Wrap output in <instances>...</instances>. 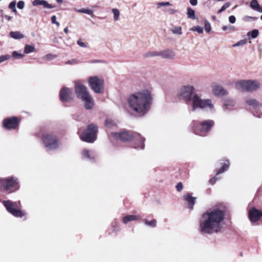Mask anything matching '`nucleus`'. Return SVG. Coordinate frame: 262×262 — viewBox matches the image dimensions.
Returning a JSON list of instances; mask_svg holds the SVG:
<instances>
[{
  "label": "nucleus",
  "mask_w": 262,
  "mask_h": 262,
  "mask_svg": "<svg viewBox=\"0 0 262 262\" xmlns=\"http://www.w3.org/2000/svg\"><path fill=\"white\" fill-rule=\"evenodd\" d=\"M229 166V162L228 160H226V162L224 163L223 166L217 172L216 174V176L211 179L209 181V182L211 184H213L215 183L216 180L219 179V178L217 177V176L222 173H223L225 171H226Z\"/></svg>",
  "instance_id": "6ab92c4d"
},
{
  "label": "nucleus",
  "mask_w": 262,
  "mask_h": 262,
  "mask_svg": "<svg viewBox=\"0 0 262 262\" xmlns=\"http://www.w3.org/2000/svg\"><path fill=\"white\" fill-rule=\"evenodd\" d=\"M260 83L257 80H248V92H252L259 88Z\"/></svg>",
  "instance_id": "5701e85b"
},
{
  "label": "nucleus",
  "mask_w": 262,
  "mask_h": 262,
  "mask_svg": "<svg viewBox=\"0 0 262 262\" xmlns=\"http://www.w3.org/2000/svg\"><path fill=\"white\" fill-rule=\"evenodd\" d=\"M56 57V56L52 54H48L45 55L43 59L46 60H52Z\"/></svg>",
  "instance_id": "37998d69"
},
{
  "label": "nucleus",
  "mask_w": 262,
  "mask_h": 262,
  "mask_svg": "<svg viewBox=\"0 0 262 262\" xmlns=\"http://www.w3.org/2000/svg\"><path fill=\"white\" fill-rule=\"evenodd\" d=\"M10 56L8 55H3L0 57V63L5 61L9 59Z\"/></svg>",
  "instance_id": "09e8293b"
},
{
  "label": "nucleus",
  "mask_w": 262,
  "mask_h": 262,
  "mask_svg": "<svg viewBox=\"0 0 262 262\" xmlns=\"http://www.w3.org/2000/svg\"><path fill=\"white\" fill-rule=\"evenodd\" d=\"M23 54H19L16 51H14L13 52V56L15 58H21L24 57Z\"/></svg>",
  "instance_id": "49530a36"
},
{
  "label": "nucleus",
  "mask_w": 262,
  "mask_h": 262,
  "mask_svg": "<svg viewBox=\"0 0 262 262\" xmlns=\"http://www.w3.org/2000/svg\"><path fill=\"white\" fill-rule=\"evenodd\" d=\"M10 35L12 38L16 39H21L24 37L23 34L18 31L11 32Z\"/></svg>",
  "instance_id": "cd10ccee"
},
{
  "label": "nucleus",
  "mask_w": 262,
  "mask_h": 262,
  "mask_svg": "<svg viewBox=\"0 0 262 262\" xmlns=\"http://www.w3.org/2000/svg\"><path fill=\"white\" fill-rule=\"evenodd\" d=\"M236 18L234 16L231 15L229 17V21L231 24H234L235 22Z\"/></svg>",
  "instance_id": "603ef678"
},
{
  "label": "nucleus",
  "mask_w": 262,
  "mask_h": 262,
  "mask_svg": "<svg viewBox=\"0 0 262 262\" xmlns=\"http://www.w3.org/2000/svg\"><path fill=\"white\" fill-rule=\"evenodd\" d=\"M164 11L165 12L168 13L170 14H174L178 12V10L173 9L167 8V9H165L164 10Z\"/></svg>",
  "instance_id": "c03bdc74"
},
{
  "label": "nucleus",
  "mask_w": 262,
  "mask_h": 262,
  "mask_svg": "<svg viewBox=\"0 0 262 262\" xmlns=\"http://www.w3.org/2000/svg\"><path fill=\"white\" fill-rule=\"evenodd\" d=\"M247 42L246 39H242L238 41L237 43L232 45L233 47L242 46Z\"/></svg>",
  "instance_id": "a19ab883"
},
{
  "label": "nucleus",
  "mask_w": 262,
  "mask_h": 262,
  "mask_svg": "<svg viewBox=\"0 0 262 262\" xmlns=\"http://www.w3.org/2000/svg\"><path fill=\"white\" fill-rule=\"evenodd\" d=\"M190 31H193V32H197L200 34H201L203 32V28L201 26H193L190 29Z\"/></svg>",
  "instance_id": "e433bc0d"
},
{
  "label": "nucleus",
  "mask_w": 262,
  "mask_h": 262,
  "mask_svg": "<svg viewBox=\"0 0 262 262\" xmlns=\"http://www.w3.org/2000/svg\"><path fill=\"white\" fill-rule=\"evenodd\" d=\"M81 158L86 161L94 162L96 161L97 155L93 150L83 148L80 152Z\"/></svg>",
  "instance_id": "ddd939ff"
},
{
  "label": "nucleus",
  "mask_w": 262,
  "mask_h": 262,
  "mask_svg": "<svg viewBox=\"0 0 262 262\" xmlns=\"http://www.w3.org/2000/svg\"><path fill=\"white\" fill-rule=\"evenodd\" d=\"M187 10V17L192 19H195L194 10L191 8H188Z\"/></svg>",
  "instance_id": "c756f323"
},
{
  "label": "nucleus",
  "mask_w": 262,
  "mask_h": 262,
  "mask_svg": "<svg viewBox=\"0 0 262 262\" xmlns=\"http://www.w3.org/2000/svg\"><path fill=\"white\" fill-rule=\"evenodd\" d=\"M262 216V211L255 208H251L249 211V217L251 222H256Z\"/></svg>",
  "instance_id": "dca6fc26"
},
{
  "label": "nucleus",
  "mask_w": 262,
  "mask_h": 262,
  "mask_svg": "<svg viewBox=\"0 0 262 262\" xmlns=\"http://www.w3.org/2000/svg\"><path fill=\"white\" fill-rule=\"evenodd\" d=\"M93 10H92L91 9H85V12H84L85 14L92 15L93 14Z\"/></svg>",
  "instance_id": "6e6d98bb"
},
{
  "label": "nucleus",
  "mask_w": 262,
  "mask_h": 262,
  "mask_svg": "<svg viewBox=\"0 0 262 262\" xmlns=\"http://www.w3.org/2000/svg\"><path fill=\"white\" fill-rule=\"evenodd\" d=\"M171 4L169 2H160L157 4L158 8L163 6H171Z\"/></svg>",
  "instance_id": "a18cd8bd"
},
{
  "label": "nucleus",
  "mask_w": 262,
  "mask_h": 262,
  "mask_svg": "<svg viewBox=\"0 0 262 262\" xmlns=\"http://www.w3.org/2000/svg\"><path fill=\"white\" fill-rule=\"evenodd\" d=\"M225 218V211L215 206L204 212L200 221V229L202 233L212 234L221 231Z\"/></svg>",
  "instance_id": "f257e3e1"
},
{
  "label": "nucleus",
  "mask_w": 262,
  "mask_h": 262,
  "mask_svg": "<svg viewBox=\"0 0 262 262\" xmlns=\"http://www.w3.org/2000/svg\"><path fill=\"white\" fill-rule=\"evenodd\" d=\"M98 126L94 124H89L80 136V139L88 143H93L97 139Z\"/></svg>",
  "instance_id": "6e6552de"
},
{
  "label": "nucleus",
  "mask_w": 262,
  "mask_h": 262,
  "mask_svg": "<svg viewBox=\"0 0 262 262\" xmlns=\"http://www.w3.org/2000/svg\"><path fill=\"white\" fill-rule=\"evenodd\" d=\"M212 92L214 95L221 96L227 94V91L221 85L213 83L211 85Z\"/></svg>",
  "instance_id": "a211bd4d"
},
{
  "label": "nucleus",
  "mask_w": 262,
  "mask_h": 262,
  "mask_svg": "<svg viewBox=\"0 0 262 262\" xmlns=\"http://www.w3.org/2000/svg\"><path fill=\"white\" fill-rule=\"evenodd\" d=\"M105 126L108 128H112L115 126L117 124L116 122L111 119H107L105 122Z\"/></svg>",
  "instance_id": "2f4dec72"
},
{
  "label": "nucleus",
  "mask_w": 262,
  "mask_h": 262,
  "mask_svg": "<svg viewBox=\"0 0 262 262\" xmlns=\"http://www.w3.org/2000/svg\"><path fill=\"white\" fill-rule=\"evenodd\" d=\"M194 91L192 85H187L182 86L179 91L178 96L181 99L184 100L186 103L192 102V99Z\"/></svg>",
  "instance_id": "f8f14e48"
},
{
  "label": "nucleus",
  "mask_w": 262,
  "mask_h": 262,
  "mask_svg": "<svg viewBox=\"0 0 262 262\" xmlns=\"http://www.w3.org/2000/svg\"><path fill=\"white\" fill-rule=\"evenodd\" d=\"M24 6L25 3L23 1L18 2L17 5V8L20 9H23L24 8Z\"/></svg>",
  "instance_id": "8fccbe9b"
},
{
  "label": "nucleus",
  "mask_w": 262,
  "mask_h": 262,
  "mask_svg": "<svg viewBox=\"0 0 262 262\" xmlns=\"http://www.w3.org/2000/svg\"><path fill=\"white\" fill-rule=\"evenodd\" d=\"M75 63H76V60L74 59L69 60L66 62V63L67 64H74Z\"/></svg>",
  "instance_id": "4d7b16f0"
},
{
  "label": "nucleus",
  "mask_w": 262,
  "mask_h": 262,
  "mask_svg": "<svg viewBox=\"0 0 262 262\" xmlns=\"http://www.w3.org/2000/svg\"><path fill=\"white\" fill-rule=\"evenodd\" d=\"M144 223L146 225L151 227H155L156 226L157 221L156 220H152L151 221H148L147 220H144Z\"/></svg>",
  "instance_id": "c9c22d12"
},
{
  "label": "nucleus",
  "mask_w": 262,
  "mask_h": 262,
  "mask_svg": "<svg viewBox=\"0 0 262 262\" xmlns=\"http://www.w3.org/2000/svg\"><path fill=\"white\" fill-rule=\"evenodd\" d=\"M2 16L5 18L7 20L11 21L12 19V17L7 15H3Z\"/></svg>",
  "instance_id": "13d9d810"
},
{
  "label": "nucleus",
  "mask_w": 262,
  "mask_h": 262,
  "mask_svg": "<svg viewBox=\"0 0 262 262\" xmlns=\"http://www.w3.org/2000/svg\"><path fill=\"white\" fill-rule=\"evenodd\" d=\"M159 52L157 51H149L143 55L144 58H150L155 56H159Z\"/></svg>",
  "instance_id": "c85d7f7f"
},
{
  "label": "nucleus",
  "mask_w": 262,
  "mask_h": 262,
  "mask_svg": "<svg viewBox=\"0 0 262 262\" xmlns=\"http://www.w3.org/2000/svg\"><path fill=\"white\" fill-rule=\"evenodd\" d=\"M18 123V120L16 117L7 118L3 121V126L8 129H15Z\"/></svg>",
  "instance_id": "2eb2a0df"
},
{
  "label": "nucleus",
  "mask_w": 262,
  "mask_h": 262,
  "mask_svg": "<svg viewBox=\"0 0 262 262\" xmlns=\"http://www.w3.org/2000/svg\"><path fill=\"white\" fill-rule=\"evenodd\" d=\"M190 3L192 6H196L198 4V1L197 0H190Z\"/></svg>",
  "instance_id": "052dcab7"
},
{
  "label": "nucleus",
  "mask_w": 262,
  "mask_h": 262,
  "mask_svg": "<svg viewBox=\"0 0 262 262\" xmlns=\"http://www.w3.org/2000/svg\"><path fill=\"white\" fill-rule=\"evenodd\" d=\"M183 199L187 203L188 208L192 210L195 204L196 198L192 196L191 194L188 193L183 195Z\"/></svg>",
  "instance_id": "412c9836"
},
{
  "label": "nucleus",
  "mask_w": 262,
  "mask_h": 262,
  "mask_svg": "<svg viewBox=\"0 0 262 262\" xmlns=\"http://www.w3.org/2000/svg\"><path fill=\"white\" fill-rule=\"evenodd\" d=\"M213 18L214 19H215V16H213Z\"/></svg>",
  "instance_id": "338daca9"
},
{
  "label": "nucleus",
  "mask_w": 262,
  "mask_h": 262,
  "mask_svg": "<svg viewBox=\"0 0 262 262\" xmlns=\"http://www.w3.org/2000/svg\"><path fill=\"white\" fill-rule=\"evenodd\" d=\"M204 27L206 32L209 33L210 32L211 30V25L210 23L207 20H205Z\"/></svg>",
  "instance_id": "58836bf2"
},
{
  "label": "nucleus",
  "mask_w": 262,
  "mask_h": 262,
  "mask_svg": "<svg viewBox=\"0 0 262 262\" xmlns=\"http://www.w3.org/2000/svg\"><path fill=\"white\" fill-rule=\"evenodd\" d=\"M60 99L63 102H69L73 99V92L72 90L63 87L60 91Z\"/></svg>",
  "instance_id": "4468645a"
},
{
  "label": "nucleus",
  "mask_w": 262,
  "mask_h": 262,
  "mask_svg": "<svg viewBox=\"0 0 262 262\" xmlns=\"http://www.w3.org/2000/svg\"><path fill=\"white\" fill-rule=\"evenodd\" d=\"M75 92L77 98L83 102L86 110L92 109L94 105V99L88 92L87 88L80 81L75 82Z\"/></svg>",
  "instance_id": "20e7f679"
},
{
  "label": "nucleus",
  "mask_w": 262,
  "mask_h": 262,
  "mask_svg": "<svg viewBox=\"0 0 262 262\" xmlns=\"http://www.w3.org/2000/svg\"><path fill=\"white\" fill-rule=\"evenodd\" d=\"M247 105L252 107L253 109L259 110L262 107V104L256 99L251 97H246L245 99Z\"/></svg>",
  "instance_id": "f3484780"
},
{
  "label": "nucleus",
  "mask_w": 262,
  "mask_h": 262,
  "mask_svg": "<svg viewBox=\"0 0 262 262\" xmlns=\"http://www.w3.org/2000/svg\"><path fill=\"white\" fill-rule=\"evenodd\" d=\"M153 96L148 90H142L130 95L127 98V104L134 112L144 116L150 110Z\"/></svg>",
  "instance_id": "f03ea898"
},
{
  "label": "nucleus",
  "mask_w": 262,
  "mask_h": 262,
  "mask_svg": "<svg viewBox=\"0 0 262 262\" xmlns=\"http://www.w3.org/2000/svg\"><path fill=\"white\" fill-rule=\"evenodd\" d=\"M58 3H61L62 2V0H56Z\"/></svg>",
  "instance_id": "0e129e2a"
},
{
  "label": "nucleus",
  "mask_w": 262,
  "mask_h": 262,
  "mask_svg": "<svg viewBox=\"0 0 262 262\" xmlns=\"http://www.w3.org/2000/svg\"><path fill=\"white\" fill-rule=\"evenodd\" d=\"M8 212L13 216L17 217H22L25 216V213L20 210V202H14L10 200L3 202Z\"/></svg>",
  "instance_id": "1a4fd4ad"
},
{
  "label": "nucleus",
  "mask_w": 262,
  "mask_h": 262,
  "mask_svg": "<svg viewBox=\"0 0 262 262\" xmlns=\"http://www.w3.org/2000/svg\"><path fill=\"white\" fill-rule=\"evenodd\" d=\"M77 44L81 47H83V48L86 47V44L84 42H82L81 40H78L77 41Z\"/></svg>",
  "instance_id": "864d4df0"
},
{
  "label": "nucleus",
  "mask_w": 262,
  "mask_h": 262,
  "mask_svg": "<svg viewBox=\"0 0 262 262\" xmlns=\"http://www.w3.org/2000/svg\"><path fill=\"white\" fill-rule=\"evenodd\" d=\"M19 188L18 179L14 177H8L0 180V190L11 193Z\"/></svg>",
  "instance_id": "423d86ee"
},
{
  "label": "nucleus",
  "mask_w": 262,
  "mask_h": 262,
  "mask_svg": "<svg viewBox=\"0 0 262 262\" xmlns=\"http://www.w3.org/2000/svg\"><path fill=\"white\" fill-rule=\"evenodd\" d=\"M259 34V31L257 29H254L251 32H249L247 34L248 36L251 35L252 38H256Z\"/></svg>",
  "instance_id": "f704fd0d"
},
{
  "label": "nucleus",
  "mask_w": 262,
  "mask_h": 262,
  "mask_svg": "<svg viewBox=\"0 0 262 262\" xmlns=\"http://www.w3.org/2000/svg\"><path fill=\"white\" fill-rule=\"evenodd\" d=\"M235 105V102L232 99H226L224 101V110L226 111L228 109H230L234 107Z\"/></svg>",
  "instance_id": "393cba45"
},
{
  "label": "nucleus",
  "mask_w": 262,
  "mask_h": 262,
  "mask_svg": "<svg viewBox=\"0 0 262 262\" xmlns=\"http://www.w3.org/2000/svg\"><path fill=\"white\" fill-rule=\"evenodd\" d=\"M112 11L114 15V20L115 21H118L120 15L119 10L117 8H114L112 9Z\"/></svg>",
  "instance_id": "473e14b6"
},
{
  "label": "nucleus",
  "mask_w": 262,
  "mask_h": 262,
  "mask_svg": "<svg viewBox=\"0 0 262 262\" xmlns=\"http://www.w3.org/2000/svg\"><path fill=\"white\" fill-rule=\"evenodd\" d=\"M51 21L52 24H56L57 27L59 26V23L56 20V16L55 15H53L51 17Z\"/></svg>",
  "instance_id": "de8ad7c7"
},
{
  "label": "nucleus",
  "mask_w": 262,
  "mask_h": 262,
  "mask_svg": "<svg viewBox=\"0 0 262 262\" xmlns=\"http://www.w3.org/2000/svg\"><path fill=\"white\" fill-rule=\"evenodd\" d=\"M258 19V17H252L249 16H245L243 18V20L245 21L248 22L251 21H254Z\"/></svg>",
  "instance_id": "ea45409f"
},
{
  "label": "nucleus",
  "mask_w": 262,
  "mask_h": 262,
  "mask_svg": "<svg viewBox=\"0 0 262 262\" xmlns=\"http://www.w3.org/2000/svg\"><path fill=\"white\" fill-rule=\"evenodd\" d=\"M64 32L65 33L67 34L69 32V29H68V27H66L64 29Z\"/></svg>",
  "instance_id": "e2e57ef3"
},
{
  "label": "nucleus",
  "mask_w": 262,
  "mask_h": 262,
  "mask_svg": "<svg viewBox=\"0 0 262 262\" xmlns=\"http://www.w3.org/2000/svg\"><path fill=\"white\" fill-rule=\"evenodd\" d=\"M260 19L262 20V15L260 16Z\"/></svg>",
  "instance_id": "774afa93"
},
{
  "label": "nucleus",
  "mask_w": 262,
  "mask_h": 262,
  "mask_svg": "<svg viewBox=\"0 0 262 262\" xmlns=\"http://www.w3.org/2000/svg\"><path fill=\"white\" fill-rule=\"evenodd\" d=\"M250 7L254 10L259 12L260 6L257 0H252L250 4Z\"/></svg>",
  "instance_id": "bb28decb"
},
{
  "label": "nucleus",
  "mask_w": 262,
  "mask_h": 262,
  "mask_svg": "<svg viewBox=\"0 0 262 262\" xmlns=\"http://www.w3.org/2000/svg\"><path fill=\"white\" fill-rule=\"evenodd\" d=\"M174 52L170 50H166L159 52V56L165 59H172L174 57Z\"/></svg>",
  "instance_id": "b1692460"
},
{
  "label": "nucleus",
  "mask_w": 262,
  "mask_h": 262,
  "mask_svg": "<svg viewBox=\"0 0 262 262\" xmlns=\"http://www.w3.org/2000/svg\"><path fill=\"white\" fill-rule=\"evenodd\" d=\"M171 31L175 34L181 35L182 34V28L181 27H176L171 28Z\"/></svg>",
  "instance_id": "72a5a7b5"
},
{
  "label": "nucleus",
  "mask_w": 262,
  "mask_h": 262,
  "mask_svg": "<svg viewBox=\"0 0 262 262\" xmlns=\"http://www.w3.org/2000/svg\"><path fill=\"white\" fill-rule=\"evenodd\" d=\"M236 88L241 91L248 92V80H241L235 83Z\"/></svg>",
  "instance_id": "aec40b11"
},
{
  "label": "nucleus",
  "mask_w": 262,
  "mask_h": 262,
  "mask_svg": "<svg viewBox=\"0 0 262 262\" xmlns=\"http://www.w3.org/2000/svg\"><path fill=\"white\" fill-rule=\"evenodd\" d=\"M35 52V49L34 46L29 45H27L25 46V49H24V52L26 54H29L31 52Z\"/></svg>",
  "instance_id": "7c9ffc66"
},
{
  "label": "nucleus",
  "mask_w": 262,
  "mask_h": 262,
  "mask_svg": "<svg viewBox=\"0 0 262 262\" xmlns=\"http://www.w3.org/2000/svg\"><path fill=\"white\" fill-rule=\"evenodd\" d=\"M16 2L15 1L11 2L9 5V8L11 9L14 13L16 12Z\"/></svg>",
  "instance_id": "79ce46f5"
},
{
  "label": "nucleus",
  "mask_w": 262,
  "mask_h": 262,
  "mask_svg": "<svg viewBox=\"0 0 262 262\" xmlns=\"http://www.w3.org/2000/svg\"><path fill=\"white\" fill-rule=\"evenodd\" d=\"M259 12L262 13V7H260V10H259Z\"/></svg>",
  "instance_id": "69168bd1"
},
{
  "label": "nucleus",
  "mask_w": 262,
  "mask_h": 262,
  "mask_svg": "<svg viewBox=\"0 0 262 262\" xmlns=\"http://www.w3.org/2000/svg\"><path fill=\"white\" fill-rule=\"evenodd\" d=\"M137 220V216L135 215H126L123 218V222L126 224L129 222L136 221Z\"/></svg>",
  "instance_id": "a878e982"
},
{
  "label": "nucleus",
  "mask_w": 262,
  "mask_h": 262,
  "mask_svg": "<svg viewBox=\"0 0 262 262\" xmlns=\"http://www.w3.org/2000/svg\"><path fill=\"white\" fill-rule=\"evenodd\" d=\"M231 5V3L230 2H226L224 5L221 7V8L217 11V13H221L224 11H225L227 8L230 7Z\"/></svg>",
  "instance_id": "4c0bfd02"
},
{
  "label": "nucleus",
  "mask_w": 262,
  "mask_h": 262,
  "mask_svg": "<svg viewBox=\"0 0 262 262\" xmlns=\"http://www.w3.org/2000/svg\"><path fill=\"white\" fill-rule=\"evenodd\" d=\"M192 111L198 108L201 109L207 112L213 113L215 112L214 105L210 99H201L197 94H195L192 99Z\"/></svg>",
  "instance_id": "39448f33"
},
{
  "label": "nucleus",
  "mask_w": 262,
  "mask_h": 262,
  "mask_svg": "<svg viewBox=\"0 0 262 262\" xmlns=\"http://www.w3.org/2000/svg\"><path fill=\"white\" fill-rule=\"evenodd\" d=\"M42 141L46 150H52L59 146L57 137L52 134H45L42 136Z\"/></svg>",
  "instance_id": "9d476101"
},
{
  "label": "nucleus",
  "mask_w": 262,
  "mask_h": 262,
  "mask_svg": "<svg viewBox=\"0 0 262 262\" xmlns=\"http://www.w3.org/2000/svg\"><path fill=\"white\" fill-rule=\"evenodd\" d=\"M85 9H74V10L75 11H76L77 12H79V13H84L85 12Z\"/></svg>",
  "instance_id": "680f3d73"
},
{
  "label": "nucleus",
  "mask_w": 262,
  "mask_h": 262,
  "mask_svg": "<svg viewBox=\"0 0 262 262\" xmlns=\"http://www.w3.org/2000/svg\"><path fill=\"white\" fill-rule=\"evenodd\" d=\"M110 138L112 140H120L123 142L134 140V148L137 149H144L145 145V138L137 133L122 131L119 133L112 132L109 135Z\"/></svg>",
  "instance_id": "7ed1b4c3"
},
{
  "label": "nucleus",
  "mask_w": 262,
  "mask_h": 262,
  "mask_svg": "<svg viewBox=\"0 0 262 262\" xmlns=\"http://www.w3.org/2000/svg\"><path fill=\"white\" fill-rule=\"evenodd\" d=\"M183 187L182 183L181 182L178 183L176 185V188L178 191H181L182 190Z\"/></svg>",
  "instance_id": "3c124183"
},
{
  "label": "nucleus",
  "mask_w": 262,
  "mask_h": 262,
  "mask_svg": "<svg viewBox=\"0 0 262 262\" xmlns=\"http://www.w3.org/2000/svg\"><path fill=\"white\" fill-rule=\"evenodd\" d=\"M32 5L34 6L38 5H42L44 8L46 9H53L55 8V6L48 3L45 0H34L32 2Z\"/></svg>",
  "instance_id": "4be33fe9"
},
{
  "label": "nucleus",
  "mask_w": 262,
  "mask_h": 262,
  "mask_svg": "<svg viewBox=\"0 0 262 262\" xmlns=\"http://www.w3.org/2000/svg\"><path fill=\"white\" fill-rule=\"evenodd\" d=\"M254 115L257 118H261L262 117V113L256 112L254 113Z\"/></svg>",
  "instance_id": "bf43d9fd"
},
{
  "label": "nucleus",
  "mask_w": 262,
  "mask_h": 262,
  "mask_svg": "<svg viewBox=\"0 0 262 262\" xmlns=\"http://www.w3.org/2000/svg\"><path fill=\"white\" fill-rule=\"evenodd\" d=\"M214 122L212 120H207L201 122L199 124L194 123L192 126L193 132L198 135L205 136L214 125Z\"/></svg>",
  "instance_id": "0eeeda50"
},
{
  "label": "nucleus",
  "mask_w": 262,
  "mask_h": 262,
  "mask_svg": "<svg viewBox=\"0 0 262 262\" xmlns=\"http://www.w3.org/2000/svg\"><path fill=\"white\" fill-rule=\"evenodd\" d=\"M88 82L91 89L96 93L101 94L104 91V81L99 77L91 76L88 79Z\"/></svg>",
  "instance_id": "9b49d317"
},
{
  "label": "nucleus",
  "mask_w": 262,
  "mask_h": 262,
  "mask_svg": "<svg viewBox=\"0 0 262 262\" xmlns=\"http://www.w3.org/2000/svg\"><path fill=\"white\" fill-rule=\"evenodd\" d=\"M234 29V27L233 26H224L222 27V29L223 31H226L228 29L229 30H232Z\"/></svg>",
  "instance_id": "5fc2aeb1"
}]
</instances>
